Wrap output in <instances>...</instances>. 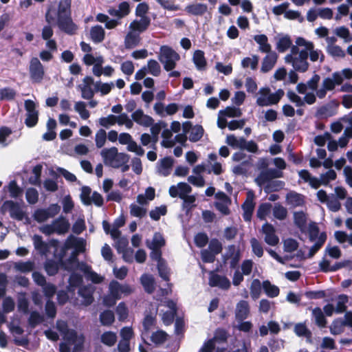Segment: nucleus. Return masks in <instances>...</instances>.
Here are the masks:
<instances>
[{
  "instance_id": "obj_19",
  "label": "nucleus",
  "mask_w": 352,
  "mask_h": 352,
  "mask_svg": "<svg viewBox=\"0 0 352 352\" xmlns=\"http://www.w3.org/2000/svg\"><path fill=\"white\" fill-rule=\"evenodd\" d=\"M6 204L9 206L10 217L18 221H22L25 217V213L20 206L12 201H8Z\"/></svg>"
},
{
  "instance_id": "obj_40",
  "label": "nucleus",
  "mask_w": 352,
  "mask_h": 352,
  "mask_svg": "<svg viewBox=\"0 0 352 352\" xmlns=\"http://www.w3.org/2000/svg\"><path fill=\"white\" fill-rule=\"evenodd\" d=\"M326 239V234L324 232L320 233L318 240L309 249V252L308 254V256L309 258L312 257L318 251V250L322 246V245L325 242Z\"/></svg>"
},
{
  "instance_id": "obj_63",
  "label": "nucleus",
  "mask_w": 352,
  "mask_h": 352,
  "mask_svg": "<svg viewBox=\"0 0 352 352\" xmlns=\"http://www.w3.org/2000/svg\"><path fill=\"white\" fill-rule=\"evenodd\" d=\"M329 209L333 212L338 211L341 208V204L334 195H329V198L326 203Z\"/></svg>"
},
{
  "instance_id": "obj_6",
  "label": "nucleus",
  "mask_w": 352,
  "mask_h": 352,
  "mask_svg": "<svg viewBox=\"0 0 352 352\" xmlns=\"http://www.w3.org/2000/svg\"><path fill=\"white\" fill-rule=\"evenodd\" d=\"M60 210V207L58 204H52L47 208L36 209L33 214V218L38 223H43L50 218L54 217Z\"/></svg>"
},
{
  "instance_id": "obj_35",
  "label": "nucleus",
  "mask_w": 352,
  "mask_h": 352,
  "mask_svg": "<svg viewBox=\"0 0 352 352\" xmlns=\"http://www.w3.org/2000/svg\"><path fill=\"white\" fill-rule=\"evenodd\" d=\"M129 161V155L124 153H118V155L110 164V166L114 168H119Z\"/></svg>"
},
{
  "instance_id": "obj_39",
  "label": "nucleus",
  "mask_w": 352,
  "mask_h": 352,
  "mask_svg": "<svg viewBox=\"0 0 352 352\" xmlns=\"http://www.w3.org/2000/svg\"><path fill=\"white\" fill-rule=\"evenodd\" d=\"M262 284L258 279H254L252 281L250 289V295L253 300L258 299L261 294Z\"/></svg>"
},
{
  "instance_id": "obj_8",
  "label": "nucleus",
  "mask_w": 352,
  "mask_h": 352,
  "mask_svg": "<svg viewBox=\"0 0 352 352\" xmlns=\"http://www.w3.org/2000/svg\"><path fill=\"white\" fill-rule=\"evenodd\" d=\"M174 54V50L168 46L164 45L160 48L159 60L164 64V69L168 72L175 68V63L173 60Z\"/></svg>"
},
{
  "instance_id": "obj_24",
  "label": "nucleus",
  "mask_w": 352,
  "mask_h": 352,
  "mask_svg": "<svg viewBox=\"0 0 352 352\" xmlns=\"http://www.w3.org/2000/svg\"><path fill=\"white\" fill-rule=\"evenodd\" d=\"M267 54V55L263 58L261 66V71L263 72L271 70L277 60V54L275 52H270Z\"/></svg>"
},
{
  "instance_id": "obj_27",
  "label": "nucleus",
  "mask_w": 352,
  "mask_h": 352,
  "mask_svg": "<svg viewBox=\"0 0 352 352\" xmlns=\"http://www.w3.org/2000/svg\"><path fill=\"white\" fill-rule=\"evenodd\" d=\"M141 283L148 294H152L155 289V282L154 278L151 275L143 274L141 276Z\"/></svg>"
},
{
  "instance_id": "obj_9",
  "label": "nucleus",
  "mask_w": 352,
  "mask_h": 352,
  "mask_svg": "<svg viewBox=\"0 0 352 352\" xmlns=\"http://www.w3.org/2000/svg\"><path fill=\"white\" fill-rule=\"evenodd\" d=\"M57 24L63 32L69 35L74 34L78 28L73 22L71 15L57 18Z\"/></svg>"
},
{
  "instance_id": "obj_58",
  "label": "nucleus",
  "mask_w": 352,
  "mask_h": 352,
  "mask_svg": "<svg viewBox=\"0 0 352 352\" xmlns=\"http://www.w3.org/2000/svg\"><path fill=\"white\" fill-rule=\"evenodd\" d=\"M8 190L10 194V197L12 198H17L20 197L23 193V190L20 188L15 180H12L8 185Z\"/></svg>"
},
{
  "instance_id": "obj_12",
  "label": "nucleus",
  "mask_w": 352,
  "mask_h": 352,
  "mask_svg": "<svg viewBox=\"0 0 352 352\" xmlns=\"http://www.w3.org/2000/svg\"><path fill=\"white\" fill-rule=\"evenodd\" d=\"M83 85H79L81 90V96L86 100H91L94 98L95 91L92 89L91 85L94 83L91 76H85L83 78Z\"/></svg>"
},
{
  "instance_id": "obj_46",
  "label": "nucleus",
  "mask_w": 352,
  "mask_h": 352,
  "mask_svg": "<svg viewBox=\"0 0 352 352\" xmlns=\"http://www.w3.org/2000/svg\"><path fill=\"white\" fill-rule=\"evenodd\" d=\"M165 245V240L158 232L154 234L153 238L150 245H148L150 249H160Z\"/></svg>"
},
{
  "instance_id": "obj_60",
  "label": "nucleus",
  "mask_w": 352,
  "mask_h": 352,
  "mask_svg": "<svg viewBox=\"0 0 352 352\" xmlns=\"http://www.w3.org/2000/svg\"><path fill=\"white\" fill-rule=\"evenodd\" d=\"M75 110L80 114L83 120H87L89 118V111L86 109V104L84 102L79 101L75 104Z\"/></svg>"
},
{
  "instance_id": "obj_10",
  "label": "nucleus",
  "mask_w": 352,
  "mask_h": 352,
  "mask_svg": "<svg viewBox=\"0 0 352 352\" xmlns=\"http://www.w3.org/2000/svg\"><path fill=\"white\" fill-rule=\"evenodd\" d=\"M262 232L265 235L264 240L270 245L274 246L279 242V238L275 233L274 227L266 223L262 226Z\"/></svg>"
},
{
  "instance_id": "obj_18",
  "label": "nucleus",
  "mask_w": 352,
  "mask_h": 352,
  "mask_svg": "<svg viewBox=\"0 0 352 352\" xmlns=\"http://www.w3.org/2000/svg\"><path fill=\"white\" fill-rule=\"evenodd\" d=\"M250 313L249 303L245 300H240L236 305L235 316L237 320H243Z\"/></svg>"
},
{
  "instance_id": "obj_34",
  "label": "nucleus",
  "mask_w": 352,
  "mask_h": 352,
  "mask_svg": "<svg viewBox=\"0 0 352 352\" xmlns=\"http://www.w3.org/2000/svg\"><path fill=\"white\" fill-rule=\"evenodd\" d=\"M33 242L35 249L41 254H46L49 251V245L46 242L43 241L41 236L35 234L33 236Z\"/></svg>"
},
{
  "instance_id": "obj_30",
  "label": "nucleus",
  "mask_w": 352,
  "mask_h": 352,
  "mask_svg": "<svg viewBox=\"0 0 352 352\" xmlns=\"http://www.w3.org/2000/svg\"><path fill=\"white\" fill-rule=\"evenodd\" d=\"M286 201L287 204L292 207H297L303 205L304 197L297 192H290L286 196Z\"/></svg>"
},
{
  "instance_id": "obj_22",
  "label": "nucleus",
  "mask_w": 352,
  "mask_h": 352,
  "mask_svg": "<svg viewBox=\"0 0 352 352\" xmlns=\"http://www.w3.org/2000/svg\"><path fill=\"white\" fill-rule=\"evenodd\" d=\"M341 78L335 72L332 74L331 77L325 78L322 82V85L327 91H332L336 85H341Z\"/></svg>"
},
{
  "instance_id": "obj_2",
  "label": "nucleus",
  "mask_w": 352,
  "mask_h": 352,
  "mask_svg": "<svg viewBox=\"0 0 352 352\" xmlns=\"http://www.w3.org/2000/svg\"><path fill=\"white\" fill-rule=\"evenodd\" d=\"M285 92L279 89L274 93L268 87H261L256 94V103L259 107H268L276 104L284 96Z\"/></svg>"
},
{
  "instance_id": "obj_49",
  "label": "nucleus",
  "mask_w": 352,
  "mask_h": 352,
  "mask_svg": "<svg viewBox=\"0 0 352 352\" xmlns=\"http://www.w3.org/2000/svg\"><path fill=\"white\" fill-rule=\"evenodd\" d=\"M272 212L274 217L278 220L285 219L287 215V209L278 204L274 205L272 208Z\"/></svg>"
},
{
  "instance_id": "obj_62",
  "label": "nucleus",
  "mask_w": 352,
  "mask_h": 352,
  "mask_svg": "<svg viewBox=\"0 0 352 352\" xmlns=\"http://www.w3.org/2000/svg\"><path fill=\"white\" fill-rule=\"evenodd\" d=\"M157 270L160 276L165 281L169 280L170 272L168 268L165 261L157 263Z\"/></svg>"
},
{
  "instance_id": "obj_64",
  "label": "nucleus",
  "mask_w": 352,
  "mask_h": 352,
  "mask_svg": "<svg viewBox=\"0 0 352 352\" xmlns=\"http://www.w3.org/2000/svg\"><path fill=\"white\" fill-rule=\"evenodd\" d=\"M25 197L29 204H34L38 200V192L36 188H29L26 190Z\"/></svg>"
},
{
  "instance_id": "obj_48",
  "label": "nucleus",
  "mask_w": 352,
  "mask_h": 352,
  "mask_svg": "<svg viewBox=\"0 0 352 352\" xmlns=\"http://www.w3.org/2000/svg\"><path fill=\"white\" fill-rule=\"evenodd\" d=\"M16 93L15 90L10 87H4L0 89V100L10 101L14 99Z\"/></svg>"
},
{
  "instance_id": "obj_33",
  "label": "nucleus",
  "mask_w": 352,
  "mask_h": 352,
  "mask_svg": "<svg viewBox=\"0 0 352 352\" xmlns=\"http://www.w3.org/2000/svg\"><path fill=\"white\" fill-rule=\"evenodd\" d=\"M294 221L296 226L302 232L307 230V217L303 212H295L294 213Z\"/></svg>"
},
{
  "instance_id": "obj_25",
  "label": "nucleus",
  "mask_w": 352,
  "mask_h": 352,
  "mask_svg": "<svg viewBox=\"0 0 352 352\" xmlns=\"http://www.w3.org/2000/svg\"><path fill=\"white\" fill-rule=\"evenodd\" d=\"M192 61L198 70L206 69L207 61L203 51L199 50H196L192 56Z\"/></svg>"
},
{
  "instance_id": "obj_7",
  "label": "nucleus",
  "mask_w": 352,
  "mask_h": 352,
  "mask_svg": "<svg viewBox=\"0 0 352 352\" xmlns=\"http://www.w3.org/2000/svg\"><path fill=\"white\" fill-rule=\"evenodd\" d=\"M29 72L34 82L40 83L45 76L44 67L36 57H33L30 61Z\"/></svg>"
},
{
  "instance_id": "obj_42",
  "label": "nucleus",
  "mask_w": 352,
  "mask_h": 352,
  "mask_svg": "<svg viewBox=\"0 0 352 352\" xmlns=\"http://www.w3.org/2000/svg\"><path fill=\"white\" fill-rule=\"evenodd\" d=\"M245 139L243 138H237L234 135H228L226 137V142L234 148L242 149Z\"/></svg>"
},
{
  "instance_id": "obj_11",
  "label": "nucleus",
  "mask_w": 352,
  "mask_h": 352,
  "mask_svg": "<svg viewBox=\"0 0 352 352\" xmlns=\"http://www.w3.org/2000/svg\"><path fill=\"white\" fill-rule=\"evenodd\" d=\"M217 201L215 206L223 214L227 215L230 213L228 206L231 203L230 199L223 192H219L215 195Z\"/></svg>"
},
{
  "instance_id": "obj_41",
  "label": "nucleus",
  "mask_w": 352,
  "mask_h": 352,
  "mask_svg": "<svg viewBox=\"0 0 352 352\" xmlns=\"http://www.w3.org/2000/svg\"><path fill=\"white\" fill-rule=\"evenodd\" d=\"M100 340L104 344L113 346L117 341V336L114 332L106 331L101 335Z\"/></svg>"
},
{
  "instance_id": "obj_57",
  "label": "nucleus",
  "mask_w": 352,
  "mask_h": 352,
  "mask_svg": "<svg viewBox=\"0 0 352 352\" xmlns=\"http://www.w3.org/2000/svg\"><path fill=\"white\" fill-rule=\"evenodd\" d=\"M12 133V129L6 126L0 127V144L3 147L8 146L9 142H6V139Z\"/></svg>"
},
{
  "instance_id": "obj_14",
  "label": "nucleus",
  "mask_w": 352,
  "mask_h": 352,
  "mask_svg": "<svg viewBox=\"0 0 352 352\" xmlns=\"http://www.w3.org/2000/svg\"><path fill=\"white\" fill-rule=\"evenodd\" d=\"M64 265V261L62 256L58 261L53 259H47L44 263V269L48 276H55L59 270L60 267Z\"/></svg>"
},
{
  "instance_id": "obj_43",
  "label": "nucleus",
  "mask_w": 352,
  "mask_h": 352,
  "mask_svg": "<svg viewBox=\"0 0 352 352\" xmlns=\"http://www.w3.org/2000/svg\"><path fill=\"white\" fill-rule=\"evenodd\" d=\"M44 321V317L38 311H33L30 313L28 318V324L31 328H35L37 325Z\"/></svg>"
},
{
  "instance_id": "obj_51",
  "label": "nucleus",
  "mask_w": 352,
  "mask_h": 352,
  "mask_svg": "<svg viewBox=\"0 0 352 352\" xmlns=\"http://www.w3.org/2000/svg\"><path fill=\"white\" fill-rule=\"evenodd\" d=\"M114 87V85L113 82L111 83H102L101 82H96L95 84L96 89L94 91H100L101 93V95L104 96L109 94L112 89V88Z\"/></svg>"
},
{
  "instance_id": "obj_23",
  "label": "nucleus",
  "mask_w": 352,
  "mask_h": 352,
  "mask_svg": "<svg viewBox=\"0 0 352 352\" xmlns=\"http://www.w3.org/2000/svg\"><path fill=\"white\" fill-rule=\"evenodd\" d=\"M254 40L259 45L258 50L263 53H270L272 47L268 43V38L265 34H257L254 36Z\"/></svg>"
},
{
  "instance_id": "obj_61",
  "label": "nucleus",
  "mask_w": 352,
  "mask_h": 352,
  "mask_svg": "<svg viewBox=\"0 0 352 352\" xmlns=\"http://www.w3.org/2000/svg\"><path fill=\"white\" fill-rule=\"evenodd\" d=\"M258 63V58L257 56H252V57H246L241 61V65L243 68H251L255 69Z\"/></svg>"
},
{
  "instance_id": "obj_21",
  "label": "nucleus",
  "mask_w": 352,
  "mask_h": 352,
  "mask_svg": "<svg viewBox=\"0 0 352 352\" xmlns=\"http://www.w3.org/2000/svg\"><path fill=\"white\" fill-rule=\"evenodd\" d=\"M173 166V160L169 157H165L161 160L160 165L159 166V174L167 177L171 173Z\"/></svg>"
},
{
  "instance_id": "obj_50",
  "label": "nucleus",
  "mask_w": 352,
  "mask_h": 352,
  "mask_svg": "<svg viewBox=\"0 0 352 352\" xmlns=\"http://www.w3.org/2000/svg\"><path fill=\"white\" fill-rule=\"evenodd\" d=\"M312 315L316 323L320 327L326 325L327 321L320 308L316 307L312 310Z\"/></svg>"
},
{
  "instance_id": "obj_26",
  "label": "nucleus",
  "mask_w": 352,
  "mask_h": 352,
  "mask_svg": "<svg viewBox=\"0 0 352 352\" xmlns=\"http://www.w3.org/2000/svg\"><path fill=\"white\" fill-rule=\"evenodd\" d=\"M90 36L94 43H99L104 39L105 32L101 25H96L91 27L90 30Z\"/></svg>"
},
{
  "instance_id": "obj_59",
  "label": "nucleus",
  "mask_w": 352,
  "mask_h": 352,
  "mask_svg": "<svg viewBox=\"0 0 352 352\" xmlns=\"http://www.w3.org/2000/svg\"><path fill=\"white\" fill-rule=\"evenodd\" d=\"M220 114H224L226 117L235 118L242 115L241 110L236 107H228L224 110L220 111Z\"/></svg>"
},
{
  "instance_id": "obj_29",
  "label": "nucleus",
  "mask_w": 352,
  "mask_h": 352,
  "mask_svg": "<svg viewBox=\"0 0 352 352\" xmlns=\"http://www.w3.org/2000/svg\"><path fill=\"white\" fill-rule=\"evenodd\" d=\"M292 46V42L289 36H280L277 38L276 49L279 52H285L289 48L291 49Z\"/></svg>"
},
{
  "instance_id": "obj_1",
  "label": "nucleus",
  "mask_w": 352,
  "mask_h": 352,
  "mask_svg": "<svg viewBox=\"0 0 352 352\" xmlns=\"http://www.w3.org/2000/svg\"><path fill=\"white\" fill-rule=\"evenodd\" d=\"M290 52L285 56V62L292 65L295 71L306 72L309 66L308 57L311 62L322 63L324 56L322 52L315 47L314 44L303 37H297Z\"/></svg>"
},
{
  "instance_id": "obj_32",
  "label": "nucleus",
  "mask_w": 352,
  "mask_h": 352,
  "mask_svg": "<svg viewBox=\"0 0 352 352\" xmlns=\"http://www.w3.org/2000/svg\"><path fill=\"white\" fill-rule=\"evenodd\" d=\"M262 287L265 294L270 298H275L279 294V288L276 285H272L269 280L263 281Z\"/></svg>"
},
{
  "instance_id": "obj_13",
  "label": "nucleus",
  "mask_w": 352,
  "mask_h": 352,
  "mask_svg": "<svg viewBox=\"0 0 352 352\" xmlns=\"http://www.w3.org/2000/svg\"><path fill=\"white\" fill-rule=\"evenodd\" d=\"M209 285L211 287H218L223 289H228L230 286V282L226 277L211 272L210 274Z\"/></svg>"
},
{
  "instance_id": "obj_36",
  "label": "nucleus",
  "mask_w": 352,
  "mask_h": 352,
  "mask_svg": "<svg viewBox=\"0 0 352 352\" xmlns=\"http://www.w3.org/2000/svg\"><path fill=\"white\" fill-rule=\"evenodd\" d=\"M43 166L40 164L36 165L32 169L34 176L29 178L30 184L34 186H40L41 184V177L42 173Z\"/></svg>"
},
{
  "instance_id": "obj_3",
  "label": "nucleus",
  "mask_w": 352,
  "mask_h": 352,
  "mask_svg": "<svg viewBox=\"0 0 352 352\" xmlns=\"http://www.w3.org/2000/svg\"><path fill=\"white\" fill-rule=\"evenodd\" d=\"M72 0H60L56 10V3L48 6L45 13V20L47 23L54 22L56 18L71 15Z\"/></svg>"
},
{
  "instance_id": "obj_16",
  "label": "nucleus",
  "mask_w": 352,
  "mask_h": 352,
  "mask_svg": "<svg viewBox=\"0 0 352 352\" xmlns=\"http://www.w3.org/2000/svg\"><path fill=\"white\" fill-rule=\"evenodd\" d=\"M320 270L324 272H335L344 266V263H337L331 264V261L328 258L327 256L324 255L322 259L320 261L319 264Z\"/></svg>"
},
{
  "instance_id": "obj_47",
  "label": "nucleus",
  "mask_w": 352,
  "mask_h": 352,
  "mask_svg": "<svg viewBox=\"0 0 352 352\" xmlns=\"http://www.w3.org/2000/svg\"><path fill=\"white\" fill-rule=\"evenodd\" d=\"M349 298L345 294L339 295L336 299V305L335 311L337 313H342L346 311Z\"/></svg>"
},
{
  "instance_id": "obj_5",
  "label": "nucleus",
  "mask_w": 352,
  "mask_h": 352,
  "mask_svg": "<svg viewBox=\"0 0 352 352\" xmlns=\"http://www.w3.org/2000/svg\"><path fill=\"white\" fill-rule=\"evenodd\" d=\"M298 175L305 182L308 183L314 188H318L320 185H327L336 178V173L333 170H329L327 173L320 175V179L313 177L307 170H300Z\"/></svg>"
},
{
  "instance_id": "obj_56",
  "label": "nucleus",
  "mask_w": 352,
  "mask_h": 352,
  "mask_svg": "<svg viewBox=\"0 0 352 352\" xmlns=\"http://www.w3.org/2000/svg\"><path fill=\"white\" fill-rule=\"evenodd\" d=\"M78 293L84 298V302L86 305H89L94 302V298L92 292L87 287L80 288Z\"/></svg>"
},
{
  "instance_id": "obj_55",
  "label": "nucleus",
  "mask_w": 352,
  "mask_h": 352,
  "mask_svg": "<svg viewBox=\"0 0 352 352\" xmlns=\"http://www.w3.org/2000/svg\"><path fill=\"white\" fill-rule=\"evenodd\" d=\"M167 333L163 331H157L153 333L151 336V340L155 344H162L167 340Z\"/></svg>"
},
{
  "instance_id": "obj_28",
  "label": "nucleus",
  "mask_w": 352,
  "mask_h": 352,
  "mask_svg": "<svg viewBox=\"0 0 352 352\" xmlns=\"http://www.w3.org/2000/svg\"><path fill=\"white\" fill-rule=\"evenodd\" d=\"M208 6L204 3H192L185 8V11L192 15H202L207 12Z\"/></svg>"
},
{
  "instance_id": "obj_54",
  "label": "nucleus",
  "mask_w": 352,
  "mask_h": 352,
  "mask_svg": "<svg viewBox=\"0 0 352 352\" xmlns=\"http://www.w3.org/2000/svg\"><path fill=\"white\" fill-rule=\"evenodd\" d=\"M167 212V208L165 205H162L160 207H155V209L150 211V217L154 221L160 220L161 216L166 215Z\"/></svg>"
},
{
  "instance_id": "obj_53",
  "label": "nucleus",
  "mask_w": 352,
  "mask_h": 352,
  "mask_svg": "<svg viewBox=\"0 0 352 352\" xmlns=\"http://www.w3.org/2000/svg\"><path fill=\"white\" fill-rule=\"evenodd\" d=\"M140 43V37L131 33H129L125 37V47L127 49H131L136 47Z\"/></svg>"
},
{
  "instance_id": "obj_4",
  "label": "nucleus",
  "mask_w": 352,
  "mask_h": 352,
  "mask_svg": "<svg viewBox=\"0 0 352 352\" xmlns=\"http://www.w3.org/2000/svg\"><path fill=\"white\" fill-rule=\"evenodd\" d=\"M182 130L184 134L177 135V143L185 145L187 141L186 134L189 133V140L192 142L199 141L204 133V129L202 126L196 124L192 126L190 122H185L182 124Z\"/></svg>"
},
{
  "instance_id": "obj_38",
  "label": "nucleus",
  "mask_w": 352,
  "mask_h": 352,
  "mask_svg": "<svg viewBox=\"0 0 352 352\" xmlns=\"http://www.w3.org/2000/svg\"><path fill=\"white\" fill-rule=\"evenodd\" d=\"M100 321L103 326H110L115 321V316L111 310H105L100 314Z\"/></svg>"
},
{
  "instance_id": "obj_31",
  "label": "nucleus",
  "mask_w": 352,
  "mask_h": 352,
  "mask_svg": "<svg viewBox=\"0 0 352 352\" xmlns=\"http://www.w3.org/2000/svg\"><path fill=\"white\" fill-rule=\"evenodd\" d=\"M118 150L113 146L110 148H104L101 151V155L106 165L109 166L114 158L118 155Z\"/></svg>"
},
{
  "instance_id": "obj_20",
  "label": "nucleus",
  "mask_w": 352,
  "mask_h": 352,
  "mask_svg": "<svg viewBox=\"0 0 352 352\" xmlns=\"http://www.w3.org/2000/svg\"><path fill=\"white\" fill-rule=\"evenodd\" d=\"M151 23V19L149 17L141 18L139 21L134 20L130 23L129 28L133 31H137L139 32H143L147 30Z\"/></svg>"
},
{
  "instance_id": "obj_45",
  "label": "nucleus",
  "mask_w": 352,
  "mask_h": 352,
  "mask_svg": "<svg viewBox=\"0 0 352 352\" xmlns=\"http://www.w3.org/2000/svg\"><path fill=\"white\" fill-rule=\"evenodd\" d=\"M324 255L333 259H338L341 257L342 252L338 246L327 245L325 248Z\"/></svg>"
},
{
  "instance_id": "obj_15",
  "label": "nucleus",
  "mask_w": 352,
  "mask_h": 352,
  "mask_svg": "<svg viewBox=\"0 0 352 352\" xmlns=\"http://www.w3.org/2000/svg\"><path fill=\"white\" fill-rule=\"evenodd\" d=\"M191 192V187L186 183H179L177 184V194L180 198L184 200V202L188 204H192L195 198L192 195H188Z\"/></svg>"
},
{
  "instance_id": "obj_17",
  "label": "nucleus",
  "mask_w": 352,
  "mask_h": 352,
  "mask_svg": "<svg viewBox=\"0 0 352 352\" xmlns=\"http://www.w3.org/2000/svg\"><path fill=\"white\" fill-rule=\"evenodd\" d=\"M55 232L58 234H63L68 232L70 224L69 221L63 216H60L53 221Z\"/></svg>"
},
{
  "instance_id": "obj_52",
  "label": "nucleus",
  "mask_w": 352,
  "mask_h": 352,
  "mask_svg": "<svg viewBox=\"0 0 352 352\" xmlns=\"http://www.w3.org/2000/svg\"><path fill=\"white\" fill-rule=\"evenodd\" d=\"M116 312L120 321H124L129 316V309L124 302H120L116 307Z\"/></svg>"
},
{
  "instance_id": "obj_44",
  "label": "nucleus",
  "mask_w": 352,
  "mask_h": 352,
  "mask_svg": "<svg viewBox=\"0 0 352 352\" xmlns=\"http://www.w3.org/2000/svg\"><path fill=\"white\" fill-rule=\"evenodd\" d=\"M295 333L299 337H305L307 338H310L311 336V331L308 329L306 324L305 323H298L295 325L294 329Z\"/></svg>"
},
{
  "instance_id": "obj_37",
  "label": "nucleus",
  "mask_w": 352,
  "mask_h": 352,
  "mask_svg": "<svg viewBox=\"0 0 352 352\" xmlns=\"http://www.w3.org/2000/svg\"><path fill=\"white\" fill-rule=\"evenodd\" d=\"M173 136L172 131L169 129H164L162 133V137L163 138L162 141V145L165 148H171L173 147L176 141V136L174 140H172L171 138Z\"/></svg>"
}]
</instances>
